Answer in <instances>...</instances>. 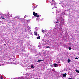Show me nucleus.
Here are the masks:
<instances>
[{
	"label": "nucleus",
	"mask_w": 79,
	"mask_h": 79,
	"mask_svg": "<svg viewBox=\"0 0 79 79\" xmlns=\"http://www.w3.org/2000/svg\"><path fill=\"white\" fill-rule=\"evenodd\" d=\"M66 75H67L66 73H65L64 74H62V76L63 77H66Z\"/></svg>",
	"instance_id": "nucleus-10"
},
{
	"label": "nucleus",
	"mask_w": 79,
	"mask_h": 79,
	"mask_svg": "<svg viewBox=\"0 0 79 79\" xmlns=\"http://www.w3.org/2000/svg\"><path fill=\"white\" fill-rule=\"evenodd\" d=\"M7 64H10L8 63H7Z\"/></svg>",
	"instance_id": "nucleus-32"
},
{
	"label": "nucleus",
	"mask_w": 79,
	"mask_h": 79,
	"mask_svg": "<svg viewBox=\"0 0 79 79\" xmlns=\"http://www.w3.org/2000/svg\"><path fill=\"white\" fill-rule=\"evenodd\" d=\"M33 4H32V5H33Z\"/></svg>",
	"instance_id": "nucleus-33"
},
{
	"label": "nucleus",
	"mask_w": 79,
	"mask_h": 79,
	"mask_svg": "<svg viewBox=\"0 0 79 79\" xmlns=\"http://www.w3.org/2000/svg\"><path fill=\"white\" fill-rule=\"evenodd\" d=\"M40 37L39 36L37 37V39H40Z\"/></svg>",
	"instance_id": "nucleus-16"
},
{
	"label": "nucleus",
	"mask_w": 79,
	"mask_h": 79,
	"mask_svg": "<svg viewBox=\"0 0 79 79\" xmlns=\"http://www.w3.org/2000/svg\"><path fill=\"white\" fill-rule=\"evenodd\" d=\"M55 0H52V4H54V5L55 6V8H57V7L56 6L57 5V3H56V2H55Z\"/></svg>",
	"instance_id": "nucleus-3"
},
{
	"label": "nucleus",
	"mask_w": 79,
	"mask_h": 79,
	"mask_svg": "<svg viewBox=\"0 0 79 79\" xmlns=\"http://www.w3.org/2000/svg\"><path fill=\"white\" fill-rule=\"evenodd\" d=\"M34 33L35 35L36 36H37V35L39 36V34H37V32H34Z\"/></svg>",
	"instance_id": "nucleus-9"
},
{
	"label": "nucleus",
	"mask_w": 79,
	"mask_h": 79,
	"mask_svg": "<svg viewBox=\"0 0 79 79\" xmlns=\"http://www.w3.org/2000/svg\"><path fill=\"white\" fill-rule=\"evenodd\" d=\"M4 45L5 46H6V44H4Z\"/></svg>",
	"instance_id": "nucleus-29"
},
{
	"label": "nucleus",
	"mask_w": 79,
	"mask_h": 79,
	"mask_svg": "<svg viewBox=\"0 0 79 79\" xmlns=\"http://www.w3.org/2000/svg\"><path fill=\"white\" fill-rule=\"evenodd\" d=\"M60 22H61V23H63L62 24L64 25V17H60Z\"/></svg>",
	"instance_id": "nucleus-2"
},
{
	"label": "nucleus",
	"mask_w": 79,
	"mask_h": 79,
	"mask_svg": "<svg viewBox=\"0 0 79 79\" xmlns=\"http://www.w3.org/2000/svg\"><path fill=\"white\" fill-rule=\"evenodd\" d=\"M76 72H77V73H79V71L77 70H76Z\"/></svg>",
	"instance_id": "nucleus-14"
},
{
	"label": "nucleus",
	"mask_w": 79,
	"mask_h": 79,
	"mask_svg": "<svg viewBox=\"0 0 79 79\" xmlns=\"http://www.w3.org/2000/svg\"><path fill=\"white\" fill-rule=\"evenodd\" d=\"M33 14L34 16H36V17H39V15H37V13H35V12H33Z\"/></svg>",
	"instance_id": "nucleus-6"
},
{
	"label": "nucleus",
	"mask_w": 79,
	"mask_h": 79,
	"mask_svg": "<svg viewBox=\"0 0 79 79\" xmlns=\"http://www.w3.org/2000/svg\"><path fill=\"white\" fill-rule=\"evenodd\" d=\"M58 66V64H54V67H57V66Z\"/></svg>",
	"instance_id": "nucleus-11"
},
{
	"label": "nucleus",
	"mask_w": 79,
	"mask_h": 79,
	"mask_svg": "<svg viewBox=\"0 0 79 79\" xmlns=\"http://www.w3.org/2000/svg\"><path fill=\"white\" fill-rule=\"evenodd\" d=\"M56 29H57L58 32H61V27H58Z\"/></svg>",
	"instance_id": "nucleus-5"
},
{
	"label": "nucleus",
	"mask_w": 79,
	"mask_h": 79,
	"mask_svg": "<svg viewBox=\"0 0 79 79\" xmlns=\"http://www.w3.org/2000/svg\"><path fill=\"white\" fill-rule=\"evenodd\" d=\"M36 19V20H37V19H38V18Z\"/></svg>",
	"instance_id": "nucleus-31"
},
{
	"label": "nucleus",
	"mask_w": 79,
	"mask_h": 79,
	"mask_svg": "<svg viewBox=\"0 0 79 79\" xmlns=\"http://www.w3.org/2000/svg\"><path fill=\"white\" fill-rule=\"evenodd\" d=\"M25 77H18V79H25Z\"/></svg>",
	"instance_id": "nucleus-8"
},
{
	"label": "nucleus",
	"mask_w": 79,
	"mask_h": 79,
	"mask_svg": "<svg viewBox=\"0 0 79 79\" xmlns=\"http://www.w3.org/2000/svg\"><path fill=\"white\" fill-rule=\"evenodd\" d=\"M75 60H78V58L77 57H76L75 58Z\"/></svg>",
	"instance_id": "nucleus-22"
},
{
	"label": "nucleus",
	"mask_w": 79,
	"mask_h": 79,
	"mask_svg": "<svg viewBox=\"0 0 79 79\" xmlns=\"http://www.w3.org/2000/svg\"><path fill=\"white\" fill-rule=\"evenodd\" d=\"M18 18V17H15L14 18L15 19V18Z\"/></svg>",
	"instance_id": "nucleus-28"
},
{
	"label": "nucleus",
	"mask_w": 79,
	"mask_h": 79,
	"mask_svg": "<svg viewBox=\"0 0 79 79\" xmlns=\"http://www.w3.org/2000/svg\"><path fill=\"white\" fill-rule=\"evenodd\" d=\"M43 60H38L37 61V62H40V61H43Z\"/></svg>",
	"instance_id": "nucleus-12"
},
{
	"label": "nucleus",
	"mask_w": 79,
	"mask_h": 79,
	"mask_svg": "<svg viewBox=\"0 0 79 79\" xmlns=\"http://www.w3.org/2000/svg\"><path fill=\"white\" fill-rule=\"evenodd\" d=\"M31 68H34V66H33V65H31Z\"/></svg>",
	"instance_id": "nucleus-17"
},
{
	"label": "nucleus",
	"mask_w": 79,
	"mask_h": 79,
	"mask_svg": "<svg viewBox=\"0 0 79 79\" xmlns=\"http://www.w3.org/2000/svg\"><path fill=\"white\" fill-rule=\"evenodd\" d=\"M58 20H57L56 23H58Z\"/></svg>",
	"instance_id": "nucleus-27"
},
{
	"label": "nucleus",
	"mask_w": 79,
	"mask_h": 79,
	"mask_svg": "<svg viewBox=\"0 0 79 79\" xmlns=\"http://www.w3.org/2000/svg\"><path fill=\"white\" fill-rule=\"evenodd\" d=\"M42 34H43L44 33V31L43 30H42Z\"/></svg>",
	"instance_id": "nucleus-25"
},
{
	"label": "nucleus",
	"mask_w": 79,
	"mask_h": 79,
	"mask_svg": "<svg viewBox=\"0 0 79 79\" xmlns=\"http://www.w3.org/2000/svg\"><path fill=\"white\" fill-rule=\"evenodd\" d=\"M66 6H67V4H64L62 5V6L63 8H65V7H66Z\"/></svg>",
	"instance_id": "nucleus-7"
},
{
	"label": "nucleus",
	"mask_w": 79,
	"mask_h": 79,
	"mask_svg": "<svg viewBox=\"0 0 79 79\" xmlns=\"http://www.w3.org/2000/svg\"><path fill=\"white\" fill-rule=\"evenodd\" d=\"M0 16H1V18L2 19H3L4 20H6L7 19L10 18L11 15H10V14H9V13H7L6 15L0 14Z\"/></svg>",
	"instance_id": "nucleus-1"
},
{
	"label": "nucleus",
	"mask_w": 79,
	"mask_h": 79,
	"mask_svg": "<svg viewBox=\"0 0 79 79\" xmlns=\"http://www.w3.org/2000/svg\"><path fill=\"white\" fill-rule=\"evenodd\" d=\"M26 76H27L28 77H26L27 78V79H30L31 77L30 76H31V73H27L26 74Z\"/></svg>",
	"instance_id": "nucleus-4"
},
{
	"label": "nucleus",
	"mask_w": 79,
	"mask_h": 79,
	"mask_svg": "<svg viewBox=\"0 0 79 79\" xmlns=\"http://www.w3.org/2000/svg\"><path fill=\"white\" fill-rule=\"evenodd\" d=\"M26 15H25L24 16V18H26Z\"/></svg>",
	"instance_id": "nucleus-26"
},
{
	"label": "nucleus",
	"mask_w": 79,
	"mask_h": 79,
	"mask_svg": "<svg viewBox=\"0 0 79 79\" xmlns=\"http://www.w3.org/2000/svg\"><path fill=\"white\" fill-rule=\"evenodd\" d=\"M49 46H48L47 47V48H49Z\"/></svg>",
	"instance_id": "nucleus-30"
},
{
	"label": "nucleus",
	"mask_w": 79,
	"mask_h": 79,
	"mask_svg": "<svg viewBox=\"0 0 79 79\" xmlns=\"http://www.w3.org/2000/svg\"><path fill=\"white\" fill-rule=\"evenodd\" d=\"M27 27L28 29H30V27H29V26H27Z\"/></svg>",
	"instance_id": "nucleus-15"
},
{
	"label": "nucleus",
	"mask_w": 79,
	"mask_h": 79,
	"mask_svg": "<svg viewBox=\"0 0 79 79\" xmlns=\"http://www.w3.org/2000/svg\"><path fill=\"white\" fill-rule=\"evenodd\" d=\"M13 64H16V62H13Z\"/></svg>",
	"instance_id": "nucleus-19"
},
{
	"label": "nucleus",
	"mask_w": 79,
	"mask_h": 79,
	"mask_svg": "<svg viewBox=\"0 0 79 79\" xmlns=\"http://www.w3.org/2000/svg\"><path fill=\"white\" fill-rule=\"evenodd\" d=\"M69 50H71V47H69Z\"/></svg>",
	"instance_id": "nucleus-20"
},
{
	"label": "nucleus",
	"mask_w": 79,
	"mask_h": 79,
	"mask_svg": "<svg viewBox=\"0 0 79 79\" xmlns=\"http://www.w3.org/2000/svg\"><path fill=\"white\" fill-rule=\"evenodd\" d=\"M68 63H70V62H71V60H70L69 59H68Z\"/></svg>",
	"instance_id": "nucleus-13"
},
{
	"label": "nucleus",
	"mask_w": 79,
	"mask_h": 79,
	"mask_svg": "<svg viewBox=\"0 0 79 79\" xmlns=\"http://www.w3.org/2000/svg\"><path fill=\"white\" fill-rule=\"evenodd\" d=\"M3 65H4V64H0V66H3Z\"/></svg>",
	"instance_id": "nucleus-18"
},
{
	"label": "nucleus",
	"mask_w": 79,
	"mask_h": 79,
	"mask_svg": "<svg viewBox=\"0 0 79 79\" xmlns=\"http://www.w3.org/2000/svg\"><path fill=\"white\" fill-rule=\"evenodd\" d=\"M0 79H3V77H0Z\"/></svg>",
	"instance_id": "nucleus-21"
},
{
	"label": "nucleus",
	"mask_w": 79,
	"mask_h": 79,
	"mask_svg": "<svg viewBox=\"0 0 79 79\" xmlns=\"http://www.w3.org/2000/svg\"><path fill=\"white\" fill-rule=\"evenodd\" d=\"M28 32H30V31H31V30L28 29Z\"/></svg>",
	"instance_id": "nucleus-24"
},
{
	"label": "nucleus",
	"mask_w": 79,
	"mask_h": 79,
	"mask_svg": "<svg viewBox=\"0 0 79 79\" xmlns=\"http://www.w3.org/2000/svg\"><path fill=\"white\" fill-rule=\"evenodd\" d=\"M33 7H34L33 8V10H34L35 8V7H34V6H33Z\"/></svg>",
	"instance_id": "nucleus-23"
}]
</instances>
